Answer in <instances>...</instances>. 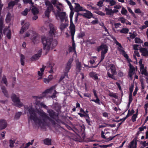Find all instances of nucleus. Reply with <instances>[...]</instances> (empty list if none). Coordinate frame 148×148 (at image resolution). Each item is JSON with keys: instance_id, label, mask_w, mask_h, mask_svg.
I'll return each mask as SVG.
<instances>
[{"instance_id": "obj_4", "label": "nucleus", "mask_w": 148, "mask_h": 148, "mask_svg": "<svg viewBox=\"0 0 148 148\" xmlns=\"http://www.w3.org/2000/svg\"><path fill=\"white\" fill-rule=\"evenodd\" d=\"M109 66L110 69L109 70V72L107 73L109 77L114 79V75L116 73L115 66L113 64H110Z\"/></svg>"}, {"instance_id": "obj_16", "label": "nucleus", "mask_w": 148, "mask_h": 148, "mask_svg": "<svg viewBox=\"0 0 148 148\" xmlns=\"http://www.w3.org/2000/svg\"><path fill=\"white\" fill-rule=\"evenodd\" d=\"M75 6L74 8V11L78 12L79 11H84L85 9L83 8V7L81 6L78 3H75Z\"/></svg>"}, {"instance_id": "obj_2", "label": "nucleus", "mask_w": 148, "mask_h": 148, "mask_svg": "<svg viewBox=\"0 0 148 148\" xmlns=\"http://www.w3.org/2000/svg\"><path fill=\"white\" fill-rule=\"evenodd\" d=\"M42 43L43 45V49L45 50L47 54L50 50L51 47L53 49L57 45L58 43L56 40H53V38L47 37L44 36L41 37Z\"/></svg>"}, {"instance_id": "obj_43", "label": "nucleus", "mask_w": 148, "mask_h": 148, "mask_svg": "<svg viewBox=\"0 0 148 148\" xmlns=\"http://www.w3.org/2000/svg\"><path fill=\"white\" fill-rule=\"evenodd\" d=\"M95 98H96V100L92 99L90 100V101H94L96 103H97L98 104L100 105V100L98 98V97H96Z\"/></svg>"}, {"instance_id": "obj_20", "label": "nucleus", "mask_w": 148, "mask_h": 148, "mask_svg": "<svg viewBox=\"0 0 148 148\" xmlns=\"http://www.w3.org/2000/svg\"><path fill=\"white\" fill-rule=\"evenodd\" d=\"M97 51L99 52L101 50L108 49V47L106 45L102 44L101 45L97 47Z\"/></svg>"}, {"instance_id": "obj_22", "label": "nucleus", "mask_w": 148, "mask_h": 148, "mask_svg": "<svg viewBox=\"0 0 148 148\" xmlns=\"http://www.w3.org/2000/svg\"><path fill=\"white\" fill-rule=\"evenodd\" d=\"M140 52L142 53V55L143 56H146L148 55V50L145 48H140L139 49Z\"/></svg>"}, {"instance_id": "obj_7", "label": "nucleus", "mask_w": 148, "mask_h": 148, "mask_svg": "<svg viewBox=\"0 0 148 148\" xmlns=\"http://www.w3.org/2000/svg\"><path fill=\"white\" fill-rule=\"evenodd\" d=\"M54 87L53 86L51 87L49 89L46 90L44 92L40 95L38 96H34L33 97L36 99H42L45 96L47 93H49L51 90H53Z\"/></svg>"}, {"instance_id": "obj_14", "label": "nucleus", "mask_w": 148, "mask_h": 148, "mask_svg": "<svg viewBox=\"0 0 148 148\" xmlns=\"http://www.w3.org/2000/svg\"><path fill=\"white\" fill-rule=\"evenodd\" d=\"M57 14L58 16L59 17L61 21L62 22H63L64 19L66 17V13L64 12H59L57 11Z\"/></svg>"}, {"instance_id": "obj_37", "label": "nucleus", "mask_w": 148, "mask_h": 148, "mask_svg": "<svg viewBox=\"0 0 148 148\" xmlns=\"http://www.w3.org/2000/svg\"><path fill=\"white\" fill-rule=\"evenodd\" d=\"M21 112H18L16 113L14 116V119H18L20 117V116L22 114Z\"/></svg>"}, {"instance_id": "obj_51", "label": "nucleus", "mask_w": 148, "mask_h": 148, "mask_svg": "<svg viewBox=\"0 0 148 148\" xmlns=\"http://www.w3.org/2000/svg\"><path fill=\"white\" fill-rule=\"evenodd\" d=\"M139 48H140V47L141 48V46L140 45H134L133 46V49L135 50H138L139 49L138 48V47H139Z\"/></svg>"}, {"instance_id": "obj_33", "label": "nucleus", "mask_w": 148, "mask_h": 148, "mask_svg": "<svg viewBox=\"0 0 148 148\" xmlns=\"http://www.w3.org/2000/svg\"><path fill=\"white\" fill-rule=\"evenodd\" d=\"M111 38L113 40L115 43L116 44V45H118L119 47L120 48L122 47V46L121 44L114 37H113V36H112L111 37Z\"/></svg>"}, {"instance_id": "obj_48", "label": "nucleus", "mask_w": 148, "mask_h": 148, "mask_svg": "<svg viewBox=\"0 0 148 148\" xmlns=\"http://www.w3.org/2000/svg\"><path fill=\"white\" fill-rule=\"evenodd\" d=\"M94 12L95 13L101 16H104L105 15V14L100 11H94Z\"/></svg>"}, {"instance_id": "obj_31", "label": "nucleus", "mask_w": 148, "mask_h": 148, "mask_svg": "<svg viewBox=\"0 0 148 148\" xmlns=\"http://www.w3.org/2000/svg\"><path fill=\"white\" fill-rule=\"evenodd\" d=\"M105 10L106 12V14L108 15H111L112 14V9L108 8L106 7Z\"/></svg>"}, {"instance_id": "obj_45", "label": "nucleus", "mask_w": 148, "mask_h": 148, "mask_svg": "<svg viewBox=\"0 0 148 148\" xmlns=\"http://www.w3.org/2000/svg\"><path fill=\"white\" fill-rule=\"evenodd\" d=\"M137 36V34L135 32H133V33L130 36L131 38L133 39L135 38Z\"/></svg>"}, {"instance_id": "obj_54", "label": "nucleus", "mask_w": 148, "mask_h": 148, "mask_svg": "<svg viewBox=\"0 0 148 148\" xmlns=\"http://www.w3.org/2000/svg\"><path fill=\"white\" fill-rule=\"evenodd\" d=\"M141 73L142 75H144L146 76H148V73L147 72V70L145 69L143 70Z\"/></svg>"}, {"instance_id": "obj_35", "label": "nucleus", "mask_w": 148, "mask_h": 148, "mask_svg": "<svg viewBox=\"0 0 148 148\" xmlns=\"http://www.w3.org/2000/svg\"><path fill=\"white\" fill-rule=\"evenodd\" d=\"M69 25L68 24L62 23L60 26V29L62 31L65 29Z\"/></svg>"}, {"instance_id": "obj_39", "label": "nucleus", "mask_w": 148, "mask_h": 148, "mask_svg": "<svg viewBox=\"0 0 148 148\" xmlns=\"http://www.w3.org/2000/svg\"><path fill=\"white\" fill-rule=\"evenodd\" d=\"M129 32V29L128 28H123L120 31L121 33L127 34Z\"/></svg>"}, {"instance_id": "obj_63", "label": "nucleus", "mask_w": 148, "mask_h": 148, "mask_svg": "<svg viewBox=\"0 0 148 148\" xmlns=\"http://www.w3.org/2000/svg\"><path fill=\"white\" fill-rule=\"evenodd\" d=\"M129 4L131 5H134L136 4V3L132 0H129Z\"/></svg>"}, {"instance_id": "obj_30", "label": "nucleus", "mask_w": 148, "mask_h": 148, "mask_svg": "<svg viewBox=\"0 0 148 148\" xmlns=\"http://www.w3.org/2000/svg\"><path fill=\"white\" fill-rule=\"evenodd\" d=\"M1 88L2 92L4 94V95L6 97H9V95L8 94L7 91L6 90L5 87L4 86H1Z\"/></svg>"}, {"instance_id": "obj_26", "label": "nucleus", "mask_w": 148, "mask_h": 148, "mask_svg": "<svg viewBox=\"0 0 148 148\" xmlns=\"http://www.w3.org/2000/svg\"><path fill=\"white\" fill-rule=\"evenodd\" d=\"M108 49L102 50L101 52V60L100 62L103 60L105 58V55L107 52Z\"/></svg>"}, {"instance_id": "obj_53", "label": "nucleus", "mask_w": 148, "mask_h": 148, "mask_svg": "<svg viewBox=\"0 0 148 148\" xmlns=\"http://www.w3.org/2000/svg\"><path fill=\"white\" fill-rule=\"evenodd\" d=\"M10 145L9 146L11 147H14V144L15 142L14 140H13L11 139L10 140Z\"/></svg>"}, {"instance_id": "obj_36", "label": "nucleus", "mask_w": 148, "mask_h": 148, "mask_svg": "<svg viewBox=\"0 0 148 148\" xmlns=\"http://www.w3.org/2000/svg\"><path fill=\"white\" fill-rule=\"evenodd\" d=\"M3 18L1 17L0 18V30H2L3 29Z\"/></svg>"}, {"instance_id": "obj_61", "label": "nucleus", "mask_w": 148, "mask_h": 148, "mask_svg": "<svg viewBox=\"0 0 148 148\" xmlns=\"http://www.w3.org/2000/svg\"><path fill=\"white\" fill-rule=\"evenodd\" d=\"M130 112V110H129L128 111V113L127 114L126 116L125 117L123 118V121H124L129 116H131L129 114Z\"/></svg>"}, {"instance_id": "obj_24", "label": "nucleus", "mask_w": 148, "mask_h": 148, "mask_svg": "<svg viewBox=\"0 0 148 148\" xmlns=\"http://www.w3.org/2000/svg\"><path fill=\"white\" fill-rule=\"evenodd\" d=\"M20 1V0H15L10 1L8 4V7L13 8L14 6L16 5H17L18 2Z\"/></svg>"}, {"instance_id": "obj_10", "label": "nucleus", "mask_w": 148, "mask_h": 148, "mask_svg": "<svg viewBox=\"0 0 148 148\" xmlns=\"http://www.w3.org/2000/svg\"><path fill=\"white\" fill-rule=\"evenodd\" d=\"M137 138L136 137L134 138L133 140H132L129 144L128 146V148H136L137 142L138 140H137Z\"/></svg>"}, {"instance_id": "obj_34", "label": "nucleus", "mask_w": 148, "mask_h": 148, "mask_svg": "<svg viewBox=\"0 0 148 148\" xmlns=\"http://www.w3.org/2000/svg\"><path fill=\"white\" fill-rule=\"evenodd\" d=\"M32 12L34 15L37 14L39 13L38 9L36 7L33 8L31 10Z\"/></svg>"}, {"instance_id": "obj_47", "label": "nucleus", "mask_w": 148, "mask_h": 148, "mask_svg": "<svg viewBox=\"0 0 148 148\" xmlns=\"http://www.w3.org/2000/svg\"><path fill=\"white\" fill-rule=\"evenodd\" d=\"M23 1L25 4L29 3L32 5L34 4V3L32 2V0H23Z\"/></svg>"}, {"instance_id": "obj_50", "label": "nucleus", "mask_w": 148, "mask_h": 148, "mask_svg": "<svg viewBox=\"0 0 148 148\" xmlns=\"http://www.w3.org/2000/svg\"><path fill=\"white\" fill-rule=\"evenodd\" d=\"M29 11V9L27 8H26L24 11L21 12V14L24 16H26Z\"/></svg>"}, {"instance_id": "obj_56", "label": "nucleus", "mask_w": 148, "mask_h": 148, "mask_svg": "<svg viewBox=\"0 0 148 148\" xmlns=\"http://www.w3.org/2000/svg\"><path fill=\"white\" fill-rule=\"evenodd\" d=\"M119 20L123 23H125L126 20V19L123 17L119 18Z\"/></svg>"}, {"instance_id": "obj_3", "label": "nucleus", "mask_w": 148, "mask_h": 148, "mask_svg": "<svg viewBox=\"0 0 148 148\" xmlns=\"http://www.w3.org/2000/svg\"><path fill=\"white\" fill-rule=\"evenodd\" d=\"M45 3L46 5L47 6V7L46 10L45 12V14L46 16L49 18L51 11L54 10V8L53 5L49 1H46Z\"/></svg>"}, {"instance_id": "obj_60", "label": "nucleus", "mask_w": 148, "mask_h": 148, "mask_svg": "<svg viewBox=\"0 0 148 148\" xmlns=\"http://www.w3.org/2000/svg\"><path fill=\"white\" fill-rule=\"evenodd\" d=\"M97 5L99 6V7H102L103 5V2L101 1L98 2Z\"/></svg>"}, {"instance_id": "obj_1", "label": "nucleus", "mask_w": 148, "mask_h": 148, "mask_svg": "<svg viewBox=\"0 0 148 148\" xmlns=\"http://www.w3.org/2000/svg\"><path fill=\"white\" fill-rule=\"evenodd\" d=\"M24 108L25 110L28 111L30 115L29 119L31 120H33L36 124L38 125L39 126H44L45 123L47 120H49L52 124H56L55 121L49 117L47 114L43 110L40 111L38 110L37 111L38 114L42 119L43 121H42L41 119L38 117L34 109L32 106L28 107V106H25Z\"/></svg>"}, {"instance_id": "obj_9", "label": "nucleus", "mask_w": 148, "mask_h": 148, "mask_svg": "<svg viewBox=\"0 0 148 148\" xmlns=\"http://www.w3.org/2000/svg\"><path fill=\"white\" fill-rule=\"evenodd\" d=\"M47 112L49 113V116L53 119H55V118L58 117V113H56L52 109L48 110Z\"/></svg>"}, {"instance_id": "obj_18", "label": "nucleus", "mask_w": 148, "mask_h": 148, "mask_svg": "<svg viewBox=\"0 0 148 148\" xmlns=\"http://www.w3.org/2000/svg\"><path fill=\"white\" fill-rule=\"evenodd\" d=\"M76 71L77 72L79 73L80 72L82 68V64L81 62L78 60L76 61Z\"/></svg>"}, {"instance_id": "obj_17", "label": "nucleus", "mask_w": 148, "mask_h": 148, "mask_svg": "<svg viewBox=\"0 0 148 148\" xmlns=\"http://www.w3.org/2000/svg\"><path fill=\"white\" fill-rule=\"evenodd\" d=\"M7 126V123L6 120L4 119L0 120V129L3 130Z\"/></svg>"}, {"instance_id": "obj_44", "label": "nucleus", "mask_w": 148, "mask_h": 148, "mask_svg": "<svg viewBox=\"0 0 148 148\" xmlns=\"http://www.w3.org/2000/svg\"><path fill=\"white\" fill-rule=\"evenodd\" d=\"M34 140L33 139L31 140V142H29L28 143L26 144L25 145V146L24 147L25 148H27L30 145H32L33 144Z\"/></svg>"}, {"instance_id": "obj_55", "label": "nucleus", "mask_w": 148, "mask_h": 148, "mask_svg": "<svg viewBox=\"0 0 148 148\" xmlns=\"http://www.w3.org/2000/svg\"><path fill=\"white\" fill-rule=\"evenodd\" d=\"M57 119H55V120L58 123H62V124H63L64 125H65V123H64L63 121H62L60 119H58V118H57Z\"/></svg>"}, {"instance_id": "obj_62", "label": "nucleus", "mask_w": 148, "mask_h": 148, "mask_svg": "<svg viewBox=\"0 0 148 148\" xmlns=\"http://www.w3.org/2000/svg\"><path fill=\"white\" fill-rule=\"evenodd\" d=\"M5 133V131H3L1 134H0V136L2 137V139H4V138Z\"/></svg>"}, {"instance_id": "obj_29", "label": "nucleus", "mask_w": 148, "mask_h": 148, "mask_svg": "<svg viewBox=\"0 0 148 148\" xmlns=\"http://www.w3.org/2000/svg\"><path fill=\"white\" fill-rule=\"evenodd\" d=\"M50 30L49 31V33L50 35L52 36L55 34V29L53 27V25L52 24H51L50 25Z\"/></svg>"}, {"instance_id": "obj_42", "label": "nucleus", "mask_w": 148, "mask_h": 148, "mask_svg": "<svg viewBox=\"0 0 148 148\" xmlns=\"http://www.w3.org/2000/svg\"><path fill=\"white\" fill-rule=\"evenodd\" d=\"M50 76L51 77V79H49L48 78H45L43 80L44 82L46 84L48 83L50 81H51L53 78L52 75H51Z\"/></svg>"}, {"instance_id": "obj_12", "label": "nucleus", "mask_w": 148, "mask_h": 148, "mask_svg": "<svg viewBox=\"0 0 148 148\" xmlns=\"http://www.w3.org/2000/svg\"><path fill=\"white\" fill-rule=\"evenodd\" d=\"M73 61V58H70L69 60L66 65L65 71L69 72L71 67V64Z\"/></svg>"}, {"instance_id": "obj_25", "label": "nucleus", "mask_w": 148, "mask_h": 148, "mask_svg": "<svg viewBox=\"0 0 148 148\" xmlns=\"http://www.w3.org/2000/svg\"><path fill=\"white\" fill-rule=\"evenodd\" d=\"M89 75L90 77H91L95 80H96L98 79V76H97V74L96 73L93 72H91L90 73Z\"/></svg>"}, {"instance_id": "obj_8", "label": "nucleus", "mask_w": 148, "mask_h": 148, "mask_svg": "<svg viewBox=\"0 0 148 148\" xmlns=\"http://www.w3.org/2000/svg\"><path fill=\"white\" fill-rule=\"evenodd\" d=\"M71 10V12L70 14L69 17L70 18V27L75 26L73 24V17L74 13V9L73 6L71 5L69 6Z\"/></svg>"}, {"instance_id": "obj_27", "label": "nucleus", "mask_w": 148, "mask_h": 148, "mask_svg": "<svg viewBox=\"0 0 148 148\" xmlns=\"http://www.w3.org/2000/svg\"><path fill=\"white\" fill-rule=\"evenodd\" d=\"M43 143L45 145H49L51 144V139L46 138L43 140Z\"/></svg>"}, {"instance_id": "obj_64", "label": "nucleus", "mask_w": 148, "mask_h": 148, "mask_svg": "<svg viewBox=\"0 0 148 148\" xmlns=\"http://www.w3.org/2000/svg\"><path fill=\"white\" fill-rule=\"evenodd\" d=\"M135 12L137 14L141 13V11L140 9L137 8L135 10Z\"/></svg>"}, {"instance_id": "obj_32", "label": "nucleus", "mask_w": 148, "mask_h": 148, "mask_svg": "<svg viewBox=\"0 0 148 148\" xmlns=\"http://www.w3.org/2000/svg\"><path fill=\"white\" fill-rule=\"evenodd\" d=\"M11 20V14L10 13L8 12L6 16L5 19V21L7 23H9L10 22Z\"/></svg>"}, {"instance_id": "obj_49", "label": "nucleus", "mask_w": 148, "mask_h": 148, "mask_svg": "<svg viewBox=\"0 0 148 148\" xmlns=\"http://www.w3.org/2000/svg\"><path fill=\"white\" fill-rule=\"evenodd\" d=\"M121 13L123 15H126L127 13V11L124 7H123Z\"/></svg>"}, {"instance_id": "obj_41", "label": "nucleus", "mask_w": 148, "mask_h": 148, "mask_svg": "<svg viewBox=\"0 0 148 148\" xmlns=\"http://www.w3.org/2000/svg\"><path fill=\"white\" fill-rule=\"evenodd\" d=\"M108 95L109 96L111 97H113L115 99H117L118 98V96L116 95V94L113 92L110 93H109Z\"/></svg>"}, {"instance_id": "obj_57", "label": "nucleus", "mask_w": 148, "mask_h": 148, "mask_svg": "<svg viewBox=\"0 0 148 148\" xmlns=\"http://www.w3.org/2000/svg\"><path fill=\"white\" fill-rule=\"evenodd\" d=\"M39 104L41 107H42L45 109L47 108V106L43 102L40 103H39Z\"/></svg>"}, {"instance_id": "obj_5", "label": "nucleus", "mask_w": 148, "mask_h": 148, "mask_svg": "<svg viewBox=\"0 0 148 148\" xmlns=\"http://www.w3.org/2000/svg\"><path fill=\"white\" fill-rule=\"evenodd\" d=\"M69 29L70 30V33L71 35V39L72 41V47H71V49L73 50L75 53H76L75 45L74 38L75 32V26L69 27Z\"/></svg>"}, {"instance_id": "obj_52", "label": "nucleus", "mask_w": 148, "mask_h": 148, "mask_svg": "<svg viewBox=\"0 0 148 148\" xmlns=\"http://www.w3.org/2000/svg\"><path fill=\"white\" fill-rule=\"evenodd\" d=\"M138 115L136 114H133L132 117V120L133 122H134L136 121V119Z\"/></svg>"}, {"instance_id": "obj_21", "label": "nucleus", "mask_w": 148, "mask_h": 148, "mask_svg": "<svg viewBox=\"0 0 148 148\" xmlns=\"http://www.w3.org/2000/svg\"><path fill=\"white\" fill-rule=\"evenodd\" d=\"M7 31L8 32L6 34V36L8 39H10L11 38V30L8 29V28H5L3 30V34H5L6 32Z\"/></svg>"}, {"instance_id": "obj_46", "label": "nucleus", "mask_w": 148, "mask_h": 148, "mask_svg": "<svg viewBox=\"0 0 148 148\" xmlns=\"http://www.w3.org/2000/svg\"><path fill=\"white\" fill-rule=\"evenodd\" d=\"M2 81L3 83L5 84L6 86H7L8 84L7 80L6 77L5 75L3 76Z\"/></svg>"}, {"instance_id": "obj_23", "label": "nucleus", "mask_w": 148, "mask_h": 148, "mask_svg": "<svg viewBox=\"0 0 148 148\" xmlns=\"http://www.w3.org/2000/svg\"><path fill=\"white\" fill-rule=\"evenodd\" d=\"M31 39L34 44H36L38 42L39 37L37 34H34L33 35L31 36Z\"/></svg>"}, {"instance_id": "obj_59", "label": "nucleus", "mask_w": 148, "mask_h": 148, "mask_svg": "<svg viewBox=\"0 0 148 148\" xmlns=\"http://www.w3.org/2000/svg\"><path fill=\"white\" fill-rule=\"evenodd\" d=\"M87 42L89 44L92 45V44H95L96 42L94 41H91L90 40H87Z\"/></svg>"}, {"instance_id": "obj_58", "label": "nucleus", "mask_w": 148, "mask_h": 148, "mask_svg": "<svg viewBox=\"0 0 148 148\" xmlns=\"http://www.w3.org/2000/svg\"><path fill=\"white\" fill-rule=\"evenodd\" d=\"M109 2H110L111 6H113L116 4V1L114 0H110V1Z\"/></svg>"}, {"instance_id": "obj_15", "label": "nucleus", "mask_w": 148, "mask_h": 148, "mask_svg": "<svg viewBox=\"0 0 148 148\" xmlns=\"http://www.w3.org/2000/svg\"><path fill=\"white\" fill-rule=\"evenodd\" d=\"M42 52V50H40L38 53L32 56L31 58V60H38L40 57Z\"/></svg>"}, {"instance_id": "obj_38", "label": "nucleus", "mask_w": 148, "mask_h": 148, "mask_svg": "<svg viewBox=\"0 0 148 148\" xmlns=\"http://www.w3.org/2000/svg\"><path fill=\"white\" fill-rule=\"evenodd\" d=\"M135 42L136 43H142L143 42V41L140 38L136 37L135 38Z\"/></svg>"}, {"instance_id": "obj_28", "label": "nucleus", "mask_w": 148, "mask_h": 148, "mask_svg": "<svg viewBox=\"0 0 148 148\" xmlns=\"http://www.w3.org/2000/svg\"><path fill=\"white\" fill-rule=\"evenodd\" d=\"M121 51L124 57L126 59L128 62L130 63V62H131L132 60L130 59L129 58V56L126 53L125 51L123 50H122Z\"/></svg>"}, {"instance_id": "obj_11", "label": "nucleus", "mask_w": 148, "mask_h": 148, "mask_svg": "<svg viewBox=\"0 0 148 148\" xmlns=\"http://www.w3.org/2000/svg\"><path fill=\"white\" fill-rule=\"evenodd\" d=\"M84 11L86 12L83 13V17L88 19H90L93 17V14L90 11L86 9H85Z\"/></svg>"}, {"instance_id": "obj_19", "label": "nucleus", "mask_w": 148, "mask_h": 148, "mask_svg": "<svg viewBox=\"0 0 148 148\" xmlns=\"http://www.w3.org/2000/svg\"><path fill=\"white\" fill-rule=\"evenodd\" d=\"M129 66L130 67V69L128 73V75L129 77H131L134 74L133 72L135 70V68L132 66L131 63H129Z\"/></svg>"}, {"instance_id": "obj_40", "label": "nucleus", "mask_w": 148, "mask_h": 148, "mask_svg": "<svg viewBox=\"0 0 148 148\" xmlns=\"http://www.w3.org/2000/svg\"><path fill=\"white\" fill-rule=\"evenodd\" d=\"M81 15V16H83V14H81L77 12V14L76 15H75V22L76 23L78 19V17L79 16Z\"/></svg>"}, {"instance_id": "obj_13", "label": "nucleus", "mask_w": 148, "mask_h": 148, "mask_svg": "<svg viewBox=\"0 0 148 148\" xmlns=\"http://www.w3.org/2000/svg\"><path fill=\"white\" fill-rule=\"evenodd\" d=\"M30 23L29 22L25 23L23 25L20 31V34H23L24 32L29 27Z\"/></svg>"}, {"instance_id": "obj_6", "label": "nucleus", "mask_w": 148, "mask_h": 148, "mask_svg": "<svg viewBox=\"0 0 148 148\" xmlns=\"http://www.w3.org/2000/svg\"><path fill=\"white\" fill-rule=\"evenodd\" d=\"M11 98L12 101L15 103L16 106L20 108L23 106V103L21 102L19 98L17 97L16 95H12Z\"/></svg>"}]
</instances>
